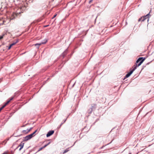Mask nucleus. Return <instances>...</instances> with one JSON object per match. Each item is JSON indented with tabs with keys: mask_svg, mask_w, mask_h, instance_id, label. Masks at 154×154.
I'll list each match as a JSON object with an SVG mask.
<instances>
[{
	"mask_svg": "<svg viewBox=\"0 0 154 154\" xmlns=\"http://www.w3.org/2000/svg\"><path fill=\"white\" fill-rule=\"evenodd\" d=\"M145 59V58H143V57H140L136 61V65H134L132 68H134L135 66H137H137H140L142 63Z\"/></svg>",
	"mask_w": 154,
	"mask_h": 154,
	"instance_id": "nucleus-1",
	"label": "nucleus"
},
{
	"mask_svg": "<svg viewBox=\"0 0 154 154\" xmlns=\"http://www.w3.org/2000/svg\"><path fill=\"white\" fill-rule=\"evenodd\" d=\"M137 68V66H135L132 69H131L130 72L127 73L125 76L124 79L128 77Z\"/></svg>",
	"mask_w": 154,
	"mask_h": 154,
	"instance_id": "nucleus-2",
	"label": "nucleus"
},
{
	"mask_svg": "<svg viewBox=\"0 0 154 154\" xmlns=\"http://www.w3.org/2000/svg\"><path fill=\"white\" fill-rule=\"evenodd\" d=\"M32 137V135L29 134L27 135L24 137L23 141H27L31 139Z\"/></svg>",
	"mask_w": 154,
	"mask_h": 154,
	"instance_id": "nucleus-3",
	"label": "nucleus"
},
{
	"mask_svg": "<svg viewBox=\"0 0 154 154\" xmlns=\"http://www.w3.org/2000/svg\"><path fill=\"white\" fill-rule=\"evenodd\" d=\"M47 42V40H45V42H42L40 43H37L34 45L36 47V48H38L39 47V46L42 45V44H45Z\"/></svg>",
	"mask_w": 154,
	"mask_h": 154,
	"instance_id": "nucleus-4",
	"label": "nucleus"
},
{
	"mask_svg": "<svg viewBox=\"0 0 154 154\" xmlns=\"http://www.w3.org/2000/svg\"><path fill=\"white\" fill-rule=\"evenodd\" d=\"M54 132V131L53 130H51L49 131L48 133L46 135V136L47 137H48L51 135L52 134H53Z\"/></svg>",
	"mask_w": 154,
	"mask_h": 154,
	"instance_id": "nucleus-5",
	"label": "nucleus"
},
{
	"mask_svg": "<svg viewBox=\"0 0 154 154\" xmlns=\"http://www.w3.org/2000/svg\"><path fill=\"white\" fill-rule=\"evenodd\" d=\"M24 143H23V142H21V143L20 144V145L17 147L16 148V149H17L19 147H20V148L19 149V150L20 151L21 150V149L23 148L24 145Z\"/></svg>",
	"mask_w": 154,
	"mask_h": 154,
	"instance_id": "nucleus-6",
	"label": "nucleus"
},
{
	"mask_svg": "<svg viewBox=\"0 0 154 154\" xmlns=\"http://www.w3.org/2000/svg\"><path fill=\"white\" fill-rule=\"evenodd\" d=\"M67 53L68 50L67 49H66L65 51L60 56L62 57L63 58H64V57L67 54Z\"/></svg>",
	"mask_w": 154,
	"mask_h": 154,
	"instance_id": "nucleus-7",
	"label": "nucleus"
},
{
	"mask_svg": "<svg viewBox=\"0 0 154 154\" xmlns=\"http://www.w3.org/2000/svg\"><path fill=\"white\" fill-rule=\"evenodd\" d=\"M32 128H31L29 129H27L26 130H23L22 132L25 134L28 133Z\"/></svg>",
	"mask_w": 154,
	"mask_h": 154,
	"instance_id": "nucleus-8",
	"label": "nucleus"
},
{
	"mask_svg": "<svg viewBox=\"0 0 154 154\" xmlns=\"http://www.w3.org/2000/svg\"><path fill=\"white\" fill-rule=\"evenodd\" d=\"M149 13L145 16L143 17H142L143 19L142 20V21H144L146 19H148L149 18Z\"/></svg>",
	"mask_w": 154,
	"mask_h": 154,
	"instance_id": "nucleus-9",
	"label": "nucleus"
},
{
	"mask_svg": "<svg viewBox=\"0 0 154 154\" xmlns=\"http://www.w3.org/2000/svg\"><path fill=\"white\" fill-rule=\"evenodd\" d=\"M91 109L92 110H94L96 108L97 105L96 104H93L91 105Z\"/></svg>",
	"mask_w": 154,
	"mask_h": 154,
	"instance_id": "nucleus-10",
	"label": "nucleus"
},
{
	"mask_svg": "<svg viewBox=\"0 0 154 154\" xmlns=\"http://www.w3.org/2000/svg\"><path fill=\"white\" fill-rule=\"evenodd\" d=\"M2 21V23H0V26L2 25L3 24H5V22L6 21L5 19H3V18H0V21Z\"/></svg>",
	"mask_w": 154,
	"mask_h": 154,
	"instance_id": "nucleus-11",
	"label": "nucleus"
},
{
	"mask_svg": "<svg viewBox=\"0 0 154 154\" xmlns=\"http://www.w3.org/2000/svg\"><path fill=\"white\" fill-rule=\"evenodd\" d=\"M18 42V40H17L15 42L13 43H12L11 44V46H12L15 45V44H16Z\"/></svg>",
	"mask_w": 154,
	"mask_h": 154,
	"instance_id": "nucleus-12",
	"label": "nucleus"
},
{
	"mask_svg": "<svg viewBox=\"0 0 154 154\" xmlns=\"http://www.w3.org/2000/svg\"><path fill=\"white\" fill-rule=\"evenodd\" d=\"M92 111L93 110L92 109H89L88 110V112L89 114H90L91 113Z\"/></svg>",
	"mask_w": 154,
	"mask_h": 154,
	"instance_id": "nucleus-13",
	"label": "nucleus"
},
{
	"mask_svg": "<svg viewBox=\"0 0 154 154\" xmlns=\"http://www.w3.org/2000/svg\"><path fill=\"white\" fill-rule=\"evenodd\" d=\"M69 148H67L63 152V153L64 154L65 153H66L67 152H68L69 151Z\"/></svg>",
	"mask_w": 154,
	"mask_h": 154,
	"instance_id": "nucleus-14",
	"label": "nucleus"
},
{
	"mask_svg": "<svg viewBox=\"0 0 154 154\" xmlns=\"http://www.w3.org/2000/svg\"><path fill=\"white\" fill-rule=\"evenodd\" d=\"M37 130H36L34 132H33L32 133L30 134V135H32V137L33 136V135L34 134L37 132Z\"/></svg>",
	"mask_w": 154,
	"mask_h": 154,
	"instance_id": "nucleus-15",
	"label": "nucleus"
},
{
	"mask_svg": "<svg viewBox=\"0 0 154 154\" xmlns=\"http://www.w3.org/2000/svg\"><path fill=\"white\" fill-rule=\"evenodd\" d=\"M10 102L9 100H8L4 105H5V106Z\"/></svg>",
	"mask_w": 154,
	"mask_h": 154,
	"instance_id": "nucleus-16",
	"label": "nucleus"
},
{
	"mask_svg": "<svg viewBox=\"0 0 154 154\" xmlns=\"http://www.w3.org/2000/svg\"><path fill=\"white\" fill-rule=\"evenodd\" d=\"M66 119L64 121H63V122H62L61 124L60 125V128L61 126L64 123H65V122H66Z\"/></svg>",
	"mask_w": 154,
	"mask_h": 154,
	"instance_id": "nucleus-17",
	"label": "nucleus"
},
{
	"mask_svg": "<svg viewBox=\"0 0 154 154\" xmlns=\"http://www.w3.org/2000/svg\"><path fill=\"white\" fill-rule=\"evenodd\" d=\"M5 107V105H3L0 108V110L1 111L2 109Z\"/></svg>",
	"mask_w": 154,
	"mask_h": 154,
	"instance_id": "nucleus-18",
	"label": "nucleus"
},
{
	"mask_svg": "<svg viewBox=\"0 0 154 154\" xmlns=\"http://www.w3.org/2000/svg\"><path fill=\"white\" fill-rule=\"evenodd\" d=\"M143 17H140V18H139L138 20V21L139 22V21H142V20L143 19Z\"/></svg>",
	"mask_w": 154,
	"mask_h": 154,
	"instance_id": "nucleus-19",
	"label": "nucleus"
},
{
	"mask_svg": "<svg viewBox=\"0 0 154 154\" xmlns=\"http://www.w3.org/2000/svg\"><path fill=\"white\" fill-rule=\"evenodd\" d=\"M43 149H44V148H43V147L40 148L39 149V150L38 151V152H39V151Z\"/></svg>",
	"mask_w": 154,
	"mask_h": 154,
	"instance_id": "nucleus-20",
	"label": "nucleus"
},
{
	"mask_svg": "<svg viewBox=\"0 0 154 154\" xmlns=\"http://www.w3.org/2000/svg\"><path fill=\"white\" fill-rule=\"evenodd\" d=\"M4 35H2L0 36V40L2 39L3 38V36Z\"/></svg>",
	"mask_w": 154,
	"mask_h": 154,
	"instance_id": "nucleus-21",
	"label": "nucleus"
},
{
	"mask_svg": "<svg viewBox=\"0 0 154 154\" xmlns=\"http://www.w3.org/2000/svg\"><path fill=\"white\" fill-rule=\"evenodd\" d=\"M14 98V97H12L11 98H10L9 100L10 101H11V100H12Z\"/></svg>",
	"mask_w": 154,
	"mask_h": 154,
	"instance_id": "nucleus-22",
	"label": "nucleus"
},
{
	"mask_svg": "<svg viewBox=\"0 0 154 154\" xmlns=\"http://www.w3.org/2000/svg\"><path fill=\"white\" fill-rule=\"evenodd\" d=\"M12 46H11V45H10L8 47V50H9L11 48V47H12Z\"/></svg>",
	"mask_w": 154,
	"mask_h": 154,
	"instance_id": "nucleus-23",
	"label": "nucleus"
},
{
	"mask_svg": "<svg viewBox=\"0 0 154 154\" xmlns=\"http://www.w3.org/2000/svg\"><path fill=\"white\" fill-rule=\"evenodd\" d=\"M93 0H90L89 1V4H90L91 3V2H92V1H93Z\"/></svg>",
	"mask_w": 154,
	"mask_h": 154,
	"instance_id": "nucleus-24",
	"label": "nucleus"
},
{
	"mask_svg": "<svg viewBox=\"0 0 154 154\" xmlns=\"http://www.w3.org/2000/svg\"><path fill=\"white\" fill-rule=\"evenodd\" d=\"M57 15V14H55V15L52 18V19H53V18H54V17H55Z\"/></svg>",
	"mask_w": 154,
	"mask_h": 154,
	"instance_id": "nucleus-25",
	"label": "nucleus"
},
{
	"mask_svg": "<svg viewBox=\"0 0 154 154\" xmlns=\"http://www.w3.org/2000/svg\"><path fill=\"white\" fill-rule=\"evenodd\" d=\"M47 146V145L46 144H45V145H44L43 147L44 148H45Z\"/></svg>",
	"mask_w": 154,
	"mask_h": 154,
	"instance_id": "nucleus-26",
	"label": "nucleus"
},
{
	"mask_svg": "<svg viewBox=\"0 0 154 154\" xmlns=\"http://www.w3.org/2000/svg\"><path fill=\"white\" fill-rule=\"evenodd\" d=\"M51 143V142H49L47 144V146L49 145Z\"/></svg>",
	"mask_w": 154,
	"mask_h": 154,
	"instance_id": "nucleus-27",
	"label": "nucleus"
},
{
	"mask_svg": "<svg viewBox=\"0 0 154 154\" xmlns=\"http://www.w3.org/2000/svg\"><path fill=\"white\" fill-rule=\"evenodd\" d=\"M15 15H16V16H17V14H15V13H14V14H13V16H15Z\"/></svg>",
	"mask_w": 154,
	"mask_h": 154,
	"instance_id": "nucleus-28",
	"label": "nucleus"
},
{
	"mask_svg": "<svg viewBox=\"0 0 154 154\" xmlns=\"http://www.w3.org/2000/svg\"><path fill=\"white\" fill-rule=\"evenodd\" d=\"M49 26V25H45L44 26V27H47Z\"/></svg>",
	"mask_w": 154,
	"mask_h": 154,
	"instance_id": "nucleus-29",
	"label": "nucleus"
},
{
	"mask_svg": "<svg viewBox=\"0 0 154 154\" xmlns=\"http://www.w3.org/2000/svg\"><path fill=\"white\" fill-rule=\"evenodd\" d=\"M2 154H7V153L6 152H5L4 153H3Z\"/></svg>",
	"mask_w": 154,
	"mask_h": 154,
	"instance_id": "nucleus-30",
	"label": "nucleus"
},
{
	"mask_svg": "<svg viewBox=\"0 0 154 154\" xmlns=\"http://www.w3.org/2000/svg\"><path fill=\"white\" fill-rule=\"evenodd\" d=\"M45 40H47V39H44V40L43 41H42V42H45Z\"/></svg>",
	"mask_w": 154,
	"mask_h": 154,
	"instance_id": "nucleus-31",
	"label": "nucleus"
},
{
	"mask_svg": "<svg viewBox=\"0 0 154 154\" xmlns=\"http://www.w3.org/2000/svg\"><path fill=\"white\" fill-rule=\"evenodd\" d=\"M1 111L0 110V112Z\"/></svg>",
	"mask_w": 154,
	"mask_h": 154,
	"instance_id": "nucleus-32",
	"label": "nucleus"
}]
</instances>
